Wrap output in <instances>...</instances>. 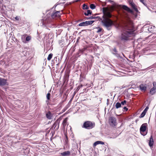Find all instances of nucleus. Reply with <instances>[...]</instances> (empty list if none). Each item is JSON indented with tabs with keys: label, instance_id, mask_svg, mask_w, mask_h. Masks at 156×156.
I'll list each match as a JSON object with an SVG mask.
<instances>
[{
	"label": "nucleus",
	"instance_id": "nucleus-1",
	"mask_svg": "<svg viewBox=\"0 0 156 156\" xmlns=\"http://www.w3.org/2000/svg\"><path fill=\"white\" fill-rule=\"evenodd\" d=\"M133 24L132 21L129 20L126 23L123 25L120 39L123 42L130 40L133 35Z\"/></svg>",
	"mask_w": 156,
	"mask_h": 156
},
{
	"label": "nucleus",
	"instance_id": "nucleus-2",
	"mask_svg": "<svg viewBox=\"0 0 156 156\" xmlns=\"http://www.w3.org/2000/svg\"><path fill=\"white\" fill-rule=\"evenodd\" d=\"M103 15L102 16L103 19H101V22L103 26L108 30H109L112 28V26L114 25L113 21L108 17H111L110 14L106 12L104 10L103 11Z\"/></svg>",
	"mask_w": 156,
	"mask_h": 156
},
{
	"label": "nucleus",
	"instance_id": "nucleus-3",
	"mask_svg": "<svg viewBox=\"0 0 156 156\" xmlns=\"http://www.w3.org/2000/svg\"><path fill=\"white\" fill-rule=\"evenodd\" d=\"M95 126V124L90 121L85 122L82 126V127L87 129H91Z\"/></svg>",
	"mask_w": 156,
	"mask_h": 156
},
{
	"label": "nucleus",
	"instance_id": "nucleus-4",
	"mask_svg": "<svg viewBox=\"0 0 156 156\" xmlns=\"http://www.w3.org/2000/svg\"><path fill=\"white\" fill-rule=\"evenodd\" d=\"M147 126V123H144L141 126L140 128V131L142 135L145 136L147 134V132L145 133V132L146 130V127Z\"/></svg>",
	"mask_w": 156,
	"mask_h": 156
},
{
	"label": "nucleus",
	"instance_id": "nucleus-5",
	"mask_svg": "<svg viewBox=\"0 0 156 156\" xmlns=\"http://www.w3.org/2000/svg\"><path fill=\"white\" fill-rule=\"evenodd\" d=\"M51 20L49 19H47L46 20L43 22V23L47 25L48 27H56V25L51 23Z\"/></svg>",
	"mask_w": 156,
	"mask_h": 156
},
{
	"label": "nucleus",
	"instance_id": "nucleus-6",
	"mask_svg": "<svg viewBox=\"0 0 156 156\" xmlns=\"http://www.w3.org/2000/svg\"><path fill=\"white\" fill-rule=\"evenodd\" d=\"M60 16V11H56L53 12L51 15V18L54 19L56 17H58Z\"/></svg>",
	"mask_w": 156,
	"mask_h": 156
},
{
	"label": "nucleus",
	"instance_id": "nucleus-7",
	"mask_svg": "<svg viewBox=\"0 0 156 156\" xmlns=\"http://www.w3.org/2000/svg\"><path fill=\"white\" fill-rule=\"evenodd\" d=\"M111 52L116 57H119V54L118 53V51L115 47H114L111 50Z\"/></svg>",
	"mask_w": 156,
	"mask_h": 156
},
{
	"label": "nucleus",
	"instance_id": "nucleus-8",
	"mask_svg": "<svg viewBox=\"0 0 156 156\" xmlns=\"http://www.w3.org/2000/svg\"><path fill=\"white\" fill-rule=\"evenodd\" d=\"M109 120L111 125L112 126H115L116 123V119L114 117H111L110 118Z\"/></svg>",
	"mask_w": 156,
	"mask_h": 156
},
{
	"label": "nucleus",
	"instance_id": "nucleus-9",
	"mask_svg": "<svg viewBox=\"0 0 156 156\" xmlns=\"http://www.w3.org/2000/svg\"><path fill=\"white\" fill-rule=\"evenodd\" d=\"M120 7L124 10L130 13H132L133 12V11L131 9L129 8L126 5H121Z\"/></svg>",
	"mask_w": 156,
	"mask_h": 156
},
{
	"label": "nucleus",
	"instance_id": "nucleus-10",
	"mask_svg": "<svg viewBox=\"0 0 156 156\" xmlns=\"http://www.w3.org/2000/svg\"><path fill=\"white\" fill-rule=\"evenodd\" d=\"M129 4L131 7L136 12H138V10L136 7V6L135 5V4L133 2H129Z\"/></svg>",
	"mask_w": 156,
	"mask_h": 156
},
{
	"label": "nucleus",
	"instance_id": "nucleus-11",
	"mask_svg": "<svg viewBox=\"0 0 156 156\" xmlns=\"http://www.w3.org/2000/svg\"><path fill=\"white\" fill-rule=\"evenodd\" d=\"M6 81V79L0 77V86L5 85L7 83Z\"/></svg>",
	"mask_w": 156,
	"mask_h": 156
},
{
	"label": "nucleus",
	"instance_id": "nucleus-12",
	"mask_svg": "<svg viewBox=\"0 0 156 156\" xmlns=\"http://www.w3.org/2000/svg\"><path fill=\"white\" fill-rule=\"evenodd\" d=\"M87 20L94 19L97 20H99L100 21L101 20V18L99 16H90L89 17L87 18Z\"/></svg>",
	"mask_w": 156,
	"mask_h": 156
},
{
	"label": "nucleus",
	"instance_id": "nucleus-13",
	"mask_svg": "<svg viewBox=\"0 0 156 156\" xmlns=\"http://www.w3.org/2000/svg\"><path fill=\"white\" fill-rule=\"evenodd\" d=\"M140 89L142 91H145L147 89L146 85L141 84L139 86Z\"/></svg>",
	"mask_w": 156,
	"mask_h": 156
},
{
	"label": "nucleus",
	"instance_id": "nucleus-14",
	"mask_svg": "<svg viewBox=\"0 0 156 156\" xmlns=\"http://www.w3.org/2000/svg\"><path fill=\"white\" fill-rule=\"evenodd\" d=\"M61 156H68L70 154V152L69 151L63 152L60 154Z\"/></svg>",
	"mask_w": 156,
	"mask_h": 156
},
{
	"label": "nucleus",
	"instance_id": "nucleus-15",
	"mask_svg": "<svg viewBox=\"0 0 156 156\" xmlns=\"http://www.w3.org/2000/svg\"><path fill=\"white\" fill-rule=\"evenodd\" d=\"M154 144V141L152 136H151L150 139V140L149 142V145L150 147H152Z\"/></svg>",
	"mask_w": 156,
	"mask_h": 156
},
{
	"label": "nucleus",
	"instance_id": "nucleus-16",
	"mask_svg": "<svg viewBox=\"0 0 156 156\" xmlns=\"http://www.w3.org/2000/svg\"><path fill=\"white\" fill-rule=\"evenodd\" d=\"M101 144L102 145H103L104 144V143L102 141H98L94 143L93 144V146L94 147L96 146L97 145L99 144Z\"/></svg>",
	"mask_w": 156,
	"mask_h": 156
},
{
	"label": "nucleus",
	"instance_id": "nucleus-17",
	"mask_svg": "<svg viewBox=\"0 0 156 156\" xmlns=\"http://www.w3.org/2000/svg\"><path fill=\"white\" fill-rule=\"evenodd\" d=\"M46 117L48 119H51L52 118V115L51 112L49 111L48 112L46 115Z\"/></svg>",
	"mask_w": 156,
	"mask_h": 156
},
{
	"label": "nucleus",
	"instance_id": "nucleus-18",
	"mask_svg": "<svg viewBox=\"0 0 156 156\" xmlns=\"http://www.w3.org/2000/svg\"><path fill=\"white\" fill-rule=\"evenodd\" d=\"M27 36V34H24L22 35L21 36V39L22 41L24 43H26L25 39H26V37Z\"/></svg>",
	"mask_w": 156,
	"mask_h": 156
},
{
	"label": "nucleus",
	"instance_id": "nucleus-19",
	"mask_svg": "<svg viewBox=\"0 0 156 156\" xmlns=\"http://www.w3.org/2000/svg\"><path fill=\"white\" fill-rule=\"evenodd\" d=\"M155 28L154 26H150L148 27V30L149 32H151L153 31V29Z\"/></svg>",
	"mask_w": 156,
	"mask_h": 156
},
{
	"label": "nucleus",
	"instance_id": "nucleus-20",
	"mask_svg": "<svg viewBox=\"0 0 156 156\" xmlns=\"http://www.w3.org/2000/svg\"><path fill=\"white\" fill-rule=\"evenodd\" d=\"M156 88H154L151 89L150 91V93L151 94H153L155 92Z\"/></svg>",
	"mask_w": 156,
	"mask_h": 156
},
{
	"label": "nucleus",
	"instance_id": "nucleus-21",
	"mask_svg": "<svg viewBox=\"0 0 156 156\" xmlns=\"http://www.w3.org/2000/svg\"><path fill=\"white\" fill-rule=\"evenodd\" d=\"M78 26L80 27L87 26L86 21L79 23Z\"/></svg>",
	"mask_w": 156,
	"mask_h": 156
},
{
	"label": "nucleus",
	"instance_id": "nucleus-22",
	"mask_svg": "<svg viewBox=\"0 0 156 156\" xmlns=\"http://www.w3.org/2000/svg\"><path fill=\"white\" fill-rule=\"evenodd\" d=\"M92 13V12L91 10H87V12H84V14L85 16H88L89 15L91 14Z\"/></svg>",
	"mask_w": 156,
	"mask_h": 156
},
{
	"label": "nucleus",
	"instance_id": "nucleus-23",
	"mask_svg": "<svg viewBox=\"0 0 156 156\" xmlns=\"http://www.w3.org/2000/svg\"><path fill=\"white\" fill-rule=\"evenodd\" d=\"M94 21L93 20L86 21L87 26L92 24L94 22Z\"/></svg>",
	"mask_w": 156,
	"mask_h": 156
},
{
	"label": "nucleus",
	"instance_id": "nucleus-24",
	"mask_svg": "<svg viewBox=\"0 0 156 156\" xmlns=\"http://www.w3.org/2000/svg\"><path fill=\"white\" fill-rule=\"evenodd\" d=\"M121 104L119 102H117L115 105V107L116 108H118L121 107Z\"/></svg>",
	"mask_w": 156,
	"mask_h": 156
},
{
	"label": "nucleus",
	"instance_id": "nucleus-25",
	"mask_svg": "<svg viewBox=\"0 0 156 156\" xmlns=\"http://www.w3.org/2000/svg\"><path fill=\"white\" fill-rule=\"evenodd\" d=\"M53 55L52 53L48 55V56L47 58V60L48 61H50L52 58Z\"/></svg>",
	"mask_w": 156,
	"mask_h": 156
},
{
	"label": "nucleus",
	"instance_id": "nucleus-26",
	"mask_svg": "<svg viewBox=\"0 0 156 156\" xmlns=\"http://www.w3.org/2000/svg\"><path fill=\"white\" fill-rule=\"evenodd\" d=\"M146 114V113L144 112L143 111V112L140 114V116H139V118H141L145 116Z\"/></svg>",
	"mask_w": 156,
	"mask_h": 156
},
{
	"label": "nucleus",
	"instance_id": "nucleus-27",
	"mask_svg": "<svg viewBox=\"0 0 156 156\" xmlns=\"http://www.w3.org/2000/svg\"><path fill=\"white\" fill-rule=\"evenodd\" d=\"M67 121V118L65 119H64L63 120V122H62V125L64 126H65L66 124V122Z\"/></svg>",
	"mask_w": 156,
	"mask_h": 156
},
{
	"label": "nucleus",
	"instance_id": "nucleus-28",
	"mask_svg": "<svg viewBox=\"0 0 156 156\" xmlns=\"http://www.w3.org/2000/svg\"><path fill=\"white\" fill-rule=\"evenodd\" d=\"M31 39V37L30 36H27V37H26V41H30V40Z\"/></svg>",
	"mask_w": 156,
	"mask_h": 156
},
{
	"label": "nucleus",
	"instance_id": "nucleus-29",
	"mask_svg": "<svg viewBox=\"0 0 156 156\" xmlns=\"http://www.w3.org/2000/svg\"><path fill=\"white\" fill-rule=\"evenodd\" d=\"M83 9H88V7L87 5L83 4Z\"/></svg>",
	"mask_w": 156,
	"mask_h": 156
},
{
	"label": "nucleus",
	"instance_id": "nucleus-30",
	"mask_svg": "<svg viewBox=\"0 0 156 156\" xmlns=\"http://www.w3.org/2000/svg\"><path fill=\"white\" fill-rule=\"evenodd\" d=\"M90 7L91 9H94L95 8L96 6L94 4H91L90 5Z\"/></svg>",
	"mask_w": 156,
	"mask_h": 156
},
{
	"label": "nucleus",
	"instance_id": "nucleus-31",
	"mask_svg": "<svg viewBox=\"0 0 156 156\" xmlns=\"http://www.w3.org/2000/svg\"><path fill=\"white\" fill-rule=\"evenodd\" d=\"M50 95L51 94L50 93H48L47 94L46 96V97L48 100H49L50 99Z\"/></svg>",
	"mask_w": 156,
	"mask_h": 156
},
{
	"label": "nucleus",
	"instance_id": "nucleus-32",
	"mask_svg": "<svg viewBox=\"0 0 156 156\" xmlns=\"http://www.w3.org/2000/svg\"><path fill=\"white\" fill-rule=\"evenodd\" d=\"M140 2L142 3L144 5L147 7V5L146 3L144 2V0H140Z\"/></svg>",
	"mask_w": 156,
	"mask_h": 156
},
{
	"label": "nucleus",
	"instance_id": "nucleus-33",
	"mask_svg": "<svg viewBox=\"0 0 156 156\" xmlns=\"http://www.w3.org/2000/svg\"><path fill=\"white\" fill-rule=\"evenodd\" d=\"M149 109V107L148 106H147L144 109V112L145 113H146L147 112L148 109Z\"/></svg>",
	"mask_w": 156,
	"mask_h": 156
},
{
	"label": "nucleus",
	"instance_id": "nucleus-34",
	"mask_svg": "<svg viewBox=\"0 0 156 156\" xmlns=\"http://www.w3.org/2000/svg\"><path fill=\"white\" fill-rule=\"evenodd\" d=\"M126 100H124L123 101H122L121 102V105H124L126 104Z\"/></svg>",
	"mask_w": 156,
	"mask_h": 156
},
{
	"label": "nucleus",
	"instance_id": "nucleus-35",
	"mask_svg": "<svg viewBox=\"0 0 156 156\" xmlns=\"http://www.w3.org/2000/svg\"><path fill=\"white\" fill-rule=\"evenodd\" d=\"M153 85L154 88H156V82H154L153 83Z\"/></svg>",
	"mask_w": 156,
	"mask_h": 156
},
{
	"label": "nucleus",
	"instance_id": "nucleus-36",
	"mask_svg": "<svg viewBox=\"0 0 156 156\" xmlns=\"http://www.w3.org/2000/svg\"><path fill=\"white\" fill-rule=\"evenodd\" d=\"M15 19L17 20H18L19 19V17L18 16H16V17H15Z\"/></svg>",
	"mask_w": 156,
	"mask_h": 156
},
{
	"label": "nucleus",
	"instance_id": "nucleus-37",
	"mask_svg": "<svg viewBox=\"0 0 156 156\" xmlns=\"http://www.w3.org/2000/svg\"><path fill=\"white\" fill-rule=\"evenodd\" d=\"M123 109H124V110H125L126 111H127L128 110V109L126 107H125L123 108Z\"/></svg>",
	"mask_w": 156,
	"mask_h": 156
},
{
	"label": "nucleus",
	"instance_id": "nucleus-38",
	"mask_svg": "<svg viewBox=\"0 0 156 156\" xmlns=\"http://www.w3.org/2000/svg\"><path fill=\"white\" fill-rule=\"evenodd\" d=\"M56 122L55 123L53 124V127H55L54 128H55V127L56 126Z\"/></svg>",
	"mask_w": 156,
	"mask_h": 156
},
{
	"label": "nucleus",
	"instance_id": "nucleus-39",
	"mask_svg": "<svg viewBox=\"0 0 156 156\" xmlns=\"http://www.w3.org/2000/svg\"><path fill=\"white\" fill-rule=\"evenodd\" d=\"M82 87V85H81V86H80V87L78 86V87H77V90H79L80 88V87Z\"/></svg>",
	"mask_w": 156,
	"mask_h": 156
},
{
	"label": "nucleus",
	"instance_id": "nucleus-40",
	"mask_svg": "<svg viewBox=\"0 0 156 156\" xmlns=\"http://www.w3.org/2000/svg\"><path fill=\"white\" fill-rule=\"evenodd\" d=\"M101 28H99V30H98L97 32H99L101 31Z\"/></svg>",
	"mask_w": 156,
	"mask_h": 156
},
{
	"label": "nucleus",
	"instance_id": "nucleus-41",
	"mask_svg": "<svg viewBox=\"0 0 156 156\" xmlns=\"http://www.w3.org/2000/svg\"><path fill=\"white\" fill-rule=\"evenodd\" d=\"M152 38H153V39L154 40L155 38H156V37H154V36H153L152 37Z\"/></svg>",
	"mask_w": 156,
	"mask_h": 156
},
{
	"label": "nucleus",
	"instance_id": "nucleus-42",
	"mask_svg": "<svg viewBox=\"0 0 156 156\" xmlns=\"http://www.w3.org/2000/svg\"><path fill=\"white\" fill-rule=\"evenodd\" d=\"M66 139H68V137H67V136L66 135Z\"/></svg>",
	"mask_w": 156,
	"mask_h": 156
},
{
	"label": "nucleus",
	"instance_id": "nucleus-43",
	"mask_svg": "<svg viewBox=\"0 0 156 156\" xmlns=\"http://www.w3.org/2000/svg\"><path fill=\"white\" fill-rule=\"evenodd\" d=\"M56 5H54L53 7H55H55H56Z\"/></svg>",
	"mask_w": 156,
	"mask_h": 156
},
{
	"label": "nucleus",
	"instance_id": "nucleus-44",
	"mask_svg": "<svg viewBox=\"0 0 156 156\" xmlns=\"http://www.w3.org/2000/svg\"><path fill=\"white\" fill-rule=\"evenodd\" d=\"M152 37V35H151V36H149V37Z\"/></svg>",
	"mask_w": 156,
	"mask_h": 156
},
{
	"label": "nucleus",
	"instance_id": "nucleus-45",
	"mask_svg": "<svg viewBox=\"0 0 156 156\" xmlns=\"http://www.w3.org/2000/svg\"><path fill=\"white\" fill-rule=\"evenodd\" d=\"M107 100V101H108L109 100H108V99Z\"/></svg>",
	"mask_w": 156,
	"mask_h": 156
},
{
	"label": "nucleus",
	"instance_id": "nucleus-46",
	"mask_svg": "<svg viewBox=\"0 0 156 156\" xmlns=\"http://www.w3.org/2000/svg\"><path fill=\"white\" fill-rule=\"evenodd\" d=\"M58 128H57V129H58Z\"/></svg>",
	"mask_w": 156,
	"mask_h": 156
}]
</instances>
